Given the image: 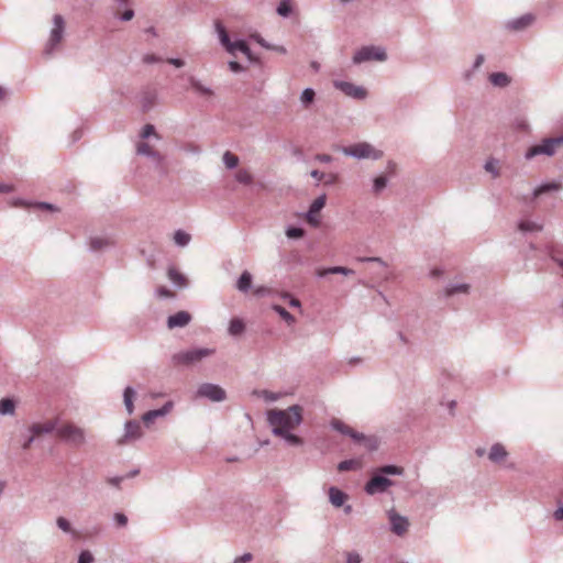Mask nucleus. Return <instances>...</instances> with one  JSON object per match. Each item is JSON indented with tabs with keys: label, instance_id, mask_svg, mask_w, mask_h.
Segmentation results:
<instances>
[{
	"label": "nucleus",
	"instance_id": "25",
	"mask_svg": "<svg viewBox=\"0 0 563 563\" xmlns=\"http://www.w3.org/2000/svg\"><path fill=\"white\" fill-rule=\"evenodd\" d=\"M468 290H470V285L466 283H450L445 287L444 294L446 297H451L456 294H467Z\"/></svg>",
	"mask_w": 563,
	"mask_h": 563
},
{
	"label": "nucleus",
	"instance_id": "28",
	"mask_svg": "<svg viewBox=\"0 0 563 563\" xmlns=\"http://www.w3.org/2000/svg\"><path fill=\"white\" fill-rule=\"evenodd\" d=\"M136 396V391L133 387L128 386L123 391V402L125 406V409L129 415H132L134 411V398Z\"/></svg>",
	"mask_w": 563,
	"mask_h": 563
},
{
	"label": "nucleus",
	"instance_id": "4",
	"mask_svg": "<svg viewBox=\"0 0 563 563\" xmlns=\"http://www.w3.org/2000/svg\"><path fill=\"white\" fill-rule=\"evenodd\" d=\"M342 153L356 159H380L384 155L383 151L375 148L367 142H360L350 146L342 147Z\"/></svg>",
	"mask_w": 563,
	"mask_h": 563
},
{
	"label": "nucleus",
	"instance_id": "32",
	"mask_svg": "<svg viewBox=\"0 0 563 563\" xmlns=\"http://www.w3.org/2000/svg\"><path fill=\"white\" fill-rule=\"evenodd\" d=\"M229 334L232 336L241 335L245 331V324L242 319L234 318L230 321L229 324Z\"/></svg>",
	"mask_w": 563,
	"mask_h": 563
},
{
	"label": "nucleus",
	"instance_id": "12",
	"mask_svg": "<svg viewBox=\"0 0 563 563\" xmlns=\"http://www.w3.org/2000/svg\"><path fill=\"white\" fill-rule=\"evenodd\" d=\"M59 426L60 424L58 423V419H51V420H46V421H43V422L32 423L29 427V432L30 433H34L35 437L37 438V437L43 435V434H49L53 431H55L57 433V428Z\"/></svg>",
	"mask_w": 563,
	"mask_h": 563
},
{
	"label": "nucleus",
	"instance_id": "53",
	"mask_svg": "<svg viewBox=\"0 0 563 563\" xmlns=\"http://www.w3.org/2000/svg\"><path fill=\"white\" fill-rule=\"evenodd\" d=\"M156 295L159 298H174L175 294L165 286H161L156 289Z\"/></svg>",
	"mask_w": 563,
	"mask_h": 563
},
{
	"label": "nucleus",
	"instance_id": "42",
	"mask_svg": "<svg viewBox=\"0 0 563 563\" xmlns=\"http://www.w3.org/2000/svg\"><path fill=\"white\" fill-rule=\"evenodd\" d=\"M331 427L336 430L338 432L344 434V435H350L352 434V428L349 427L347 424H345L344 422H342L341 420L339 419H333L331 421Z\"/></svg>",
	"mask_w": 563,
	"mask_h": 563
},
{
	"label": "nucleus",
	"instance_id": "29",
	"mask_svg": "<svg viewBox=\"0 0 563 563\" xmlns=\"http://www.w3.org/2000/svg\"><path fill=\"white\" fill-rule=\"evenodd\" d=\"M543 224L532 220H521L518 223V230L521 232H540Z\"/></svg>",
	"mask_w": 563,
	"mask_h": 563
},
{
	"label": "nucleus",
	"instance_id": "50",
	"mask_svg": "<svg viewBox=\"0 0 563 563\" xmlns=\"http://www.w3.org/2000/svg\"><path fill=\"white\" fill-rule=\"evenodd\" d=\"M254 395L264 398L266 401H276L278 395L268 390H254Z\"/></svg>",
	"mask_w": 563,
	"mask_h": 563
},
{
	"label": "nucleus",
	"instance_id": "34",
	"mask_svg": "<svg viewBox=\"0 0 563 563\" xmlns=\"http://www.w3.org/2000/svg\"><path fill=\"white\" fill-rule=\"evenodd\" d=\"M328 274L352 275L354 271L343 266H333L318 272L319 277H324Z\"/></svg>",
	"mask_w": 563,
	"mask_h": 563
},
{
	"label": "nucleus",
	"instance_id": "22",
	"mask_svg": "<svg viewBox=\"0 0 563 563\" xmlns=\"http://www.w3.org/2000/svg\"><path fill=\"white\" fill-rule=\"evenodd\" d=\"M136 153L139 155H144L147 157H151L152 159L156 161L157 163H161L163 161L162 155L154 151L147 143L141 142L136 146Z\"/></svg>",
	"mask_w": 563,
	"mask_h": 563
},
{
	"label": "nucleus",
	"instance_id": "5",
	"mask_svg": "<svg viewBox=\"0 0 563 563\" xmlns=\"http://www.w3.org/2000/svg\"><path fill=\"white\" fill-rule=\"evenodd\" d=\"M563 145V134L556 137L544 139L540 144L533 145L525 153L526 159H532L538 155L552 156L556 148Z\"/></svg>",
	"mask_w": 563,
	"mask_h": 563
},
{
	"label": "nucleus",
	"instance_id": "51",
	"mask_svg": "<svg viewBox=\"0 0 563 563\" xmlns=\"http://www.w3.org/2000/svg\"><path fill=\"white\" fill-rule=\"evenodd\" d=\"M56 525H57V527H58L62 531H64V532H66V533L71 532V526H70V522H69L66 518H64V517H58V518H57V520H56Z\"/></svg>",
	"mask_w": 563,
	"mask_h": 563
},
{
	"label": "nucleus",
	"instance_id": "37",
	"mask_svg": "<svg viewBox=\"0 0 563 563\" xmlns=\"http://www.w3.org/2000/svg\"><path fill=\"white\" fill-rule=\"evenodd\" d=\"M190 240H191L190 234L183 230H177L174 233V242L176 245H178L180 247L187 246L189 244Z\"/></svg>",
	"mask_w": 563,
	"mask_h": 563
},
{
	"label": "nucleus",
	"instance_id": "18",
	"mask_svg": "<svg viewBox=\"0 0 563 563\" xmlns=\"http://www.w3.org/2000/svg\"><path fill=\"white\" fill-rule=\"evenodd\" d=\"M534 21V16L530 13L507 22V27L512 31H521L530 26Z\"/></svg>",
	"mask_w": 563,
	"mask_h": 563
},
{
	"label": "nucleus",
	"instance_id": "27",
	"mask_svg": "<svg viewBox=\"0 0 563 563\" xmlns=\"http://www.w3.org/2000/svg\"><path fill=\"white\" fill-rule=\"evenodd\" d=\"M562 189V184L561 183H558V181H551V183H545V184H542L540 186H538L534 190H533V197H539L543 194H548V192H551V191H559Z\"/></svg>",
	"mask_w": 563,
	"mask_h": 563
},
{
	"label": "nucleus",
	"instance_id": "58",
	"mask_svg": "<svg viewBox=\"0 0 563 563\" xmlns=\"http://www.w3.org/2000/svg\"><path fill=\"white\" fill-rule=\"evenodd\" d=\"M550 258L563 268V258L559 257L554 250L549 251Z\"/></svg>",
	"mask_w": 563,
	"mask_h": 563
},
{
	"label": "nucleus",
	"instance_id": "16",
	"mask_svg": "<svg viewBox=\"0 0 563 563\" xmlns=\"http://www.w3.org/2000/svg\"><path fill=\"white\" fill-rule=\"evenodd\" d=\"M173 407H174V402L167 401L163 405L162 408L150 410V411L145 412L142 416V421L144 422L145 426H150L151 423H153L155 421V419L168 415L172 411Z\"/></svg>",
	"mask_w": 563,
	"mask_h": 563
},
{
	"label": "nucleus",
	"instance_id": "10",
	"mask_svg": "<svg viewBox=\"0 0 563 563\" xmlns=\"http://www.w3.org/2000/svg\"><path fill=\"white\" fill-rule=\"evenodd\" d=\"M143 437V431L140 422L136 420H129L124 424V434L118 440L119 445H124L129 442L139 440Z\"/></svg>",
	"mask_w": 563,
	"mask_h": 563
},
{
	"label": "nucleus",
	"instance_id": "3",
	"mask_svg": "<svg viewBox=\"0 0 563 563\" xmlns=\"http://www.w3.org/2000/svg\"><path fill=\"white\" fill-rule=\"evenodd\" d=\"M57 438L73 448H81L87 443V432L84 428L65 422L57 428Z\"/></svg>",
	"mask_w": 563,
	"mask_h": 563
},
{
	"label": "nucleus",
	"instance_id": "14",
	"mask_svg": "<svg viewBox=\"0 0 563 563\" xmlns=\"http://www.w3.org/2000/svg\"><path fill=\"white\" fill-rule=\"evenodd\" d=\"M388 518L390 521V529L395 534L402 536L407 532L409 527L407 517L397 514L395 510H390L388 512Z\"/></svg>",
	"mask_w": 563,
	"mask_h": 563
},
{
	"label": "nucleus",
	"instance_id": "38",
	"mask_svg": "<svg viewBox=\"0 0 563 563\" xmlns=\"http://www.w3.org/2000/svg\"><path fill=\"white\" fill-rule=\"evenodd\" d=\"M216 29H217V32H218V35H219V38H220L222 45L228 51L233 42L230 41V37L228 35V32H227L225 27L220 22H217L216 23Z\"/></svg>",
	"mask_w": 563,
	"mask_h": 563
},
{
	"label": "nucleus",
	"instance_id": "49",
	"mask_svg": "<svg viewBox=\"0 0 563 563\" xmlns=\"http://www.w3.org/2000/svg\"><path fill=\"white\" fill-rule=\"evenodd\" d=\"M155 102V95L154 93H146L142 98V108L144 111H148Z\"/></svg>",
	"mask_w": 563,
	"mask_h": 563
},
{
	"label": "nucleus",
	"instance_id": "17",
	"mask_svg": "<svg viewBox=\"0 0 563 563\" xmlns=\"http://www.w3.org/2000/svg\"><path fill=\"white\" fill-rule=\"evenodd\" d=\"M191 321V314L187 311H178L167 319V327L169 329L184 328Z\"/></svg>",
	"mask_w": 563,
	"mask_h": 563
},
{
	"label": "nucleus",
	"instance_id": "35",
	"mask_svg": "<svg viewBox=\"0 0 563 563\" xmlns=\"http://www.w3.org/2000/svg\"><path fill=\"white\" fill-rule=\"evenodd\" d=\"M300 102L305 109H308L316 99V92L312 88H306L300 95Z\"/></svg>",
	"mask_w": 563,
	"mask_h": 563
},
{
	"label": "nucleus",
	"instance_id": "23",
	"mask_svg": "<svg viewBox=\"0 0 563 563\" xmlns=\"http://www.w3.org/2000/svg\"><path fill=\"white\" fill-rule=\"evenodd\" d=\"M168 279L177 287L184 288L187 286V278L175 267L170 266L167 271Z\"/></svg>",
	"mask_w": 563,
	"mask_h": 563
},
{
	"label": "nucleus",
	"instance_id": "2",
	"mask_svg": "<svg viewBox=\"0 0 563 563\" xmlns=\"http://www.w3.org/2000/svg\"><path fill=\"white\" fill-rule=\"evenodd\" d=\"M52 22L53 26L43 49V55L45 57H52L59 49L65 36L66 22L63 15L55 14Z\"/></svg>",
	"mask_w": 563,
	"mask_h": 563
},
{
	"label": "nucleus",
	"instance_id": "30",
	"mask_svg": "<svg viewBox=\"0 0 563 563\" xmlns=\"http://www.w3.org/2000/svg\"><path fill=\"white\" fill-rule=\"evenodd\" d=\"M485 62V56L483 54H478L472 65L471 69H467L463 73L462 77L465 81H471L474 73L478 70Z\"/></svg>",
	"mask_w": 563,
	"mask_h": 563
},
{
	"label": "nucleus",
	"instance_id": "19",
	"mask_svg": "<svg viewBox=\"0 0 563 563\" xmlns=\"http://www.w3.org/2000/svg\"><path fill=\"white\" fill-rule=\"evenodd\" d=\"M349 496L343 490L332 486L329 488V500L335 507H343Z\"/></svg>",
	"mask_w": 563,
	"mask_h": 563
},
{
	"label": "nucleus",
	"instance_id": "54",
	"mask_svg": "<svg viewBox=\"0 0 563 563\" xmlns=\"http://www.w3.org/2000/svg\"><path fill=\"white\" fill-rule=\"evenodd\" d=\"M93 562V555L90 551L84 550L80 552L78 558V563H92Z\"/></svg>",
	"mask_w": 563,
	"mask_h": 563
},
{
	"label": "nucleus",
	"instance_id": "45",
	"mask_svg": "<svg viewBox=\"0 0 563 563\" xmlns=\"http://www.w3.org/2000/svg\"><path fill=\"white\" fill-rule=\"evenodd\" d=\"M291 10L290 0H282L277 7V13L284 18H287L291 13Z\"/></svg>",
	"mask_w": 563,
	"mask_h": 563
},
{
	"label": "nucleus",
	"instance_id": "7",
	"mask_svg": "<svg viewBox=\"0 0 563 563\" xmlns=\"http://www.w3.org/2000/svg\"><path fill=\"white\" fill-rule=\"evenodd\" d=\"M196 398H205L212 402H221L227 399V391L219 385L203 383L196 391Z\"/></svg>",
	"mask_w": 563,
	"mask_h": 563
},
{
	"label": "nucleus",
	"instance_id": "33",
	"mask_svg": "<svg viewBox=\"0 0 563 563\" xmlns=\"http://www.w3.org/2000/svg\"><path fill=\"white\" fill-rule=\"evenodd\" d=\"M15 413V402L11 398H2L0 400V415L13 416Z\"/></svg>",
	"mask_w": 563,
	"mask_h": 563
},
{
	"label": "nucleus",
	"instance_id": "8",
	"mask_svg": "<svg viewBox=\"0 0 563 563\" xmlns=\"http://www.w3.org/2000/svg\"><path fill=\"white\" fill-rule=\"evenodd\" d=\"M387 59V54L384 48L376 46H363L353 56L354 64H362L368 60L384 62Z\"/></svg>",
	"mask_w": 563,
	"mask_h": 563
},
{
	"label": "nucleus",
	"instance_id": "48",
	"mask_svg": "<svg viewBox=\"0 0 563 563\" xmlns=\"http://www.w3.org/2000/svg\"><path fill=\"white\" fill-rule=\"evenodd\" d=\"M286 235L289 239H300L305 235V231L301 228L289 227L286 230Z\"/></svg>",
	"mask_w": 563,
	"mask_h": 563
},
{
	"label": "nucleus",
	"instance_id": "15",
	"mask_svg": "<svg viewBox=\"0 0 563 563\" xmlns=\"http://www.w3.org/2000/svg\"><path fill=\"white\" fill-rule=\"evenodd\" d=\"M325 195H321L310 205L309 210L306 213V219L312 227H318L320 224L317 213L325 206Z\"/></svg>",
	"mask_w": 563,
	"mask_h": 563
},
{
	"label": "nucleus",
	"instance_id": "46",
	"mask_svg": "<svg viewBox=\"0 0 563 563\" xmlns=\"http://www.w3.org/2000/svg\"><path fill=\"white\" fill-rule=\"evenodd\" d=\"M379 473L385 475H402L404 468L396 465H385L379 468Z\"/></svg>",
	"mask_w": 563,
	"mask_h": 563
},
{
	"label": "nucleus",
	"instance_id": "40",
	"mask_svg": "<svg viewBox=\"0 0 563 563\" xmlns=\"http://www.w3.org/2000/svg\"><path fill=\"white\" fill-rule=\"evenodd\" d=\"M273 310L276 311L282 317V319L288 324H292L296 322L295 317L291 313H289L284 307L279 305H274Z\"/></svg>",
	"mask_w": 563,
	"mask_h": 563
},
{
	"label": "nucleus",
	"instance_id": "24",
	"mask_svg": "<svg viewBox=\"0 0 563 563\" xmlns=\"http://www.w3.org/2000/svg\"><path fill=\"white\" fill-rule=\"evenodd\" d=\"M508 453L504 445L495 443L489 451L488 457L494 463H499L507 457Z\"/></svg>",
	"mask_w": 563,
	"mask_h": 563
},
{
	"label": "nucleus",
	"instance_id": "20",
	"mask_svg": "<svg viewBox=\"0 0 563 563\" xmlns=\"http://www.w3.org/2000/svg\"><path fill=\"white\" fill-rule=\"evenodd\" d=\"M114 245V241L110 238L104 236H93L89 240V249L90 251H102L104 249L111 247Z\"/></svg>",
	"mask_w": 563,
	"mask_h": 563
},
{
	"label": "nucleus",
	"instance_id": "60",
	"mask_svg": "<svg viewBox=\"0 0 563 563\" xmlns=\"http://www.w3.org/2000/svg\"><path fill=\"white\" fill-rule=\"evenodd\" d=\"M252 554L251 553H244L243 555L236 558L234 560V563H249L252 561Z\"/></svg>",
	"mask_w": 563,
	"mask_h": 563
},
{
	"label": "nucleus",
	"instance_id": "31",
	"mask_svg": "<svg viewBox=\"0 0 563 563\" xmlns=\"http://www.w3.org/2000/svg\"><path fill=\"white\" fill-rule=\"evenodd\" d=\"M252 287V275L249 271H244L236 282L238 290L247 292Z\"/></svg>",
	"mask_w": 563,
	"mask_h": 563
},
{
	"label": "nucleus",
	"instance_id": "57",
	"mask_svg": "<svg viewBox=\"0 0 563 563\" xmlns=\"http://www.w3.org/2000/svg\"><path fill=\"white\" fill-rule=\"evenodd\" d=\"M35 438H36V437H35V434H34V433H30V435H27V437L24 439V441H23V443H22V445H21V446H22V450L27 451V450L31 448L32 443L35 441Z\"/></svg>",
	"mask_w": 563,
	"mask_h": 563
},
{
	"label": "nucleus",
	"instance_id": "55",
	"mask_svg": "<svg viewBox=\"0 0 563 563\" xmlns=\"http://www.w3.org/2000/svg\"><path fill=\"white\" fill-rule=\"evenodd\" d=\"M113 520L118 527H125L128 525V517L122 512H115Z\"/></svg>",
	"mask_w": 563,
	"mask_h": 563
},
{
	"label": "nucleus",
	"instance_id": "1",
	"mask_svg": "<svg viewBox=\"0 0 563 563\" xmlns=\"http://www.w3.org/2000/svg\"><path fill=\"white\" fill-rule=\"evenodd\" d=\"M267 422L272 427L273 434H284L285 431H291L302 422V408L299 405H292L285 410H269Z\"/></svg>",
	"mask_w": 563,
	"mask_h": 563
},
{
	"label": "nucleus",
	"instance_id": "63",
	"mask_svg": "<svg viewBox=\"0 0 563 563\" xmlns=\"http://www.w3.org/2000/svg\"><path fill=\"white\" fill-rule=\"evenodd\" d=\"M133 16H134V11H133L132 9H128V10H125V11L122 13V15L120 16V19H121L122 21L126 22V21L132 20V19H133Z\"/></svg>",
	"mask_w": 563,
	"mask_h": 563
},
{
	"label": "nucleus",
	"instance_id": "26",
	"mask_svg": "<svg viewBox=\"0 0 563 563\" xmlns=\"http://www.w3.org/2000/svg\"><path fill=\"white\" fill-rule=\"evenodd\" d=\"M235 51L242 52L251 62L255 60V58L253 57V54L245 41L239 40V41L233 42L231 44V46L229 47L228 52L231 54H234Z\"/></svg>",
	"mask_w": 563,
	"mask_h": 563
},
{
	"label": "nucleus",
	"instance_id": "9",
	"mask_svg": "<svg viewBox=\"0 0 563 563\" xmlns=\"http://www.w3.org/2000/svg\"><path fill=\"white\" fill-rule=\"evenodd\" d=\"M333 86L346 96L356 100H364L367 97V91L364 87L356 86L349 81L334 80Z\"/></svg>",
	"mask_w": 563,
	"mask_h": 563
},
{
	"label": "nucleus",
	"instance_id": "21",
	"mask_svg": "<svg viewBox=\"0 0 563 563\" xmlns=\"http://www.w3.org/2000/svg\"><path fill=\"white\" fill-rule=\"evenodd\" d=\"M489 82L497 88H506L511 84V78L504 71L492 73L488 76Z\"/></svg>",
	"mask_w": 563,
	"mask_h": 563
},
{
	"label": "nucleus",
	"instance_id": "44",
	"mask_svg": "<svg viewBox=\"0 0 563 563\" xmlns=\"http://www.w3.org/2000/svg\"><path fill=\"white\" fill-rule=\"evenodd\" d=\"M277 435L282 437L289 445L299 446L302 444L301 438L291 433V431H285L284 434H277Z\"/></svg>",
	"mask_w": 563,
	"mask_h": 563
},
{
	"label": "nucleus",
	"instance_id": "56",
	"mask_svg": "<svg viewBox=\"0 0 563 563\" xmlns=\"http://www.w3.org/2000/svg\"><path fill=\"white\" fill-rule=\"evenodd\" d=\"M362 558L357 552H346V563H361Z\"/></svg>",
	"mask_w": 563,
	"mask_h": 563
},
{
	"label": "nucleus",
	"instance_id": "59",
	"mask_svg": "<svg viewBox=\"0 0 563 563\" xmlns=\"http://www.w3.org/2000/svg\"><path fill=\"white\" fill-rule=\"evenodd\" d=\"M161 60V58L154 54H146L144 57H143V62L145 64H154V63H158Z\"/></svg>",
	"mask_w": 563,
	"mask_h": 563
},
{
	"label": "nucleus",
	"instance_id": "6",
	"mask_svg": "<svg viewBox=\"0 0 563 563\" xmlns=\"http://www.w3.org/2000/svg\"><path fill=\"white\" fill-rule=\"evenodd\" d=\"M213 352V350L207 347L192 349L174 354L172 361L174 364L189 365L199 362L207 356L212 355Z\"/></svg>",
	"mask_w": 563,
	"mask_h": 563
},
{
	"label": "nucleus",
	"instance_id": "47",
	"mask_svg": "<svg viewBox=\"0 0 563 563\" xmlns=\"http://www.w3.org/2000/svg\"><path fill=\"white\" fill-rule=\"evenodd\" d=\"M484 168L487 173H490L493 177L499 176V169L497 168V161L489 159L485 163Z\"/></svg>",
	"mask_w": 563,
	"mask_h": 563
},
{
	"label": "nucleus",
	"instance_id": "64",
	"mask_svg": "<svg viewBox=\"0 0 563 563\" xmlns=\"http://www.w3.org/2000/svg\"><path fill=\"white\" fill-rule=\"evenodd\" d=\"M553 517L556 521H563V506L559 507L554 511Z\"/></svg>",
	"mask_w": 563,
	"mask_h": 563
},
{
	"label": "nucleus",
	"instance_id": "62",
	"mask_svg": "<svg viewBox=\"0 0 563 563\" xmlns=\"http://www.w3.org/2000/svg\"><path fill=\"white\" fill-rule=\"evenodd\" d=\"M229 68L233 71V73H240L243 70V66L238 63V62H234V60H231L229 62Z\"/></svg>",
	"mask_w": 563,
	"mask_h": 563
},
{
	"label": "nucleus",
	"instance_id": "41",
	"mask_svg": "<svg viewBox=\"0 0 563 563\" xmlns=\"http://www.w3.org/2000/svg\"><path fill=\"white\" fill-rule=\"evenodd\" d=\"M223 164L227 168L233 169L239 165V157L227 151L222 156Z\"/></svg>",
	"mask_w": 563,
	"mask_h": 563
},
{
	"label": "nucleus",
	"instance_id": "52",
	"mask_svg": "<svg viewBox=\"0 0 563 563\" xmlns=\"http://www.w3.org/2000/svg\"><path fill=\"white\" fill-rule=\"evenodd\" d=\"M151 135H154L156 137H159L156 132H155V128L154 125L152 124H145L142 129V132H141V137L142 139H147L150 137Z\"/></svg>",
	"mask_w": 563,
	"mask_h": 563
},
{
	"label": "nucleus",
	"instance_id": "43",
	"mask_svg": "<svg viewBox=\"0 0 563 563\" xmlns=\"http://www.w3.org/2000/svg\"><path fill=\"white\" fill-rule=\"evenodd\" d=\"M235 179L243 185H251L253 183V176L247 169H239L235 174Z\"/></svg>",
	"mask_w": 563,
	"mask_h": 563
},
{
	"label": "nucleus",
	"instance_id": "61",
	"mask_svg": "<svg viewBox=\"0 0 563 563\" xmlns=\"http://www.w3.org/2000/svg\"><path fill=\"white\" fill-rule=\"evenodd\" d=\"M253 38L264 48L271 49L273 46L267 43L261 35H254Z\"/></svg>",
	"mask_w": 563,
	"mask_h": 563
},
{
	"label": "nucleus",
	"instance_id": "11",
	"mask_svg": "<svg viewBox=\"0 0 563 563\" xmlns=\"http://www.w3.org/2000/svg\"><path fill=\"white\" fill-rule=\"evenodd\" d=\"M393 485V481L383 476L382 474L373 475L372 478L365 485V492L368 495H375L378 493H384L388 487Z\"/></svg>",
	"mask_w": 563,
	"mask_h": 563
},
{
	"label": "nucleus",
	"instance_id": "13",
	"mask_svg": "<svg viewBox=\"0 0 563 563\" xmlns=\"http://www.w3.org/2000/svg\"><path fill=\"white\" fill-rule=\"evenodd\" d=\"M186 78H187V81H188L190 88L199 97H202L206 99H211L214 97V95H216L214 90L211 87L205 85L200 79H198L194 75H188Z\"/></svg>",
	"mask_w": 563,
	"mask_h": 563
},
{
	"label": "nucleus",
	"instance_id": "36",
	"mask_svg": "<svg viewBox=\"0 0 563 563\" xmlns=\"http://www.w3.org/2000/svg\"><path fill=\"white\" fill-rule=\"evenodd\" d=\"M362 463L358 460H344L338 464V471L339 472H346L351 470H358L361 468Z\"/></svg>",
	"mask_w": 563,
	"mask_h": 563
},
{
	"label": "nucleus",
	"instance_id": "39",
	"mask_svg": "<svg viewBox=\"0 0 563 563\" xmlns=\"http://www.w3.org/2000/svg\"><path fill=\"white\" fill-rule=\"evenodd\" d=\"M387 184L388 179L386 176L380 175L378 177H375L373 180V192L375 195H379L387 187Z\"/></svg>",
	"mask_w": 563,
	"mask_h": 563
}]
</instances>
